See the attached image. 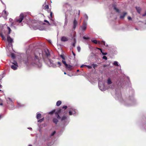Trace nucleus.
Masks as SVG:
<instances>
[{"label":"nucleus","mask_w":146,"mask_h":146,"mask_svg":"<svg viewBox=\"0 0 146 146\" xmlns=\"http://www.w3.org/2000/svg\"><path fill=\"white\" fill-rule=\"evenodd\" d=\"M87 23L86 22H83L82 25L81 26L80 28L82 31H84L87 28Z\"/></svg>","instance_id":"obj_14"},{"label":"nucleus","mask_w":146,"mask_h":146,"mask_svg":"<svg viewBox=\"0 0 146 146\" xmlns=\"http://www.w3.org/2000/svg\"><path fill=\"white\" fill-rule=\"evenodd\" d=\"M84 22L87 23V21L88 20V16L86 14H84Z\"/></svg>","instance_id":"obj_18"},{"label":"nucleus","mask_w":146,"mask_h":146,"mask_svg":"<svg viewBox=\"0 0 146 146\" xmlns=\"http://www.w3.org/2000/svg\"><path fill=\"white\" fill-rule=\"evenodd\" d=\"M11 57L13 58H15V56H14V54L12 53L11 54Z\"/></svg>","instance_id":"obj_51"},{"label":"nucleus","mask_w":146,"mask_h":146,"mask_svg":"<svg viewBox=\"0 0 146 146\" xmlns=\"http://www.w3.org/2000/svg\"><path fill=\"white\" fill-rule=\"evenodd\" d=\"M98 44H104V45L106 46H108V44H107L106 43H105V42L104 41H98Z\"/></svg>","instance_id":"obj_19"},{"label":"nucleus","mask_w":146,"mask_h":146,"mask_svg":"<svg viewBox=\"0 0 146 146\" xmlns=\"http://www.w3.org/2000/svg\"><path fill=\"white\" fill-rule=\"evenodd\" d=\"M86 66V65H84V64L80 66V67H81V68H83V67L84 66Z\"/></svg>","instance_id":"obj_55"},{"label":"nucleus","mask_w":146,"mask_h":146,"mask_svg":"<svg viewBox=\"0 0 146 146\" xmlns=\"http://www.w3.org/2000/svg\"><path fill=\"white\" fill-rule=\"evenodd\" d=\"M44 21L45 22L47 23L49 25H50V24L49 23V22L48 21H47V20H44Z\"/></svg>","instance_id":"obj_49"},{"label":"nucleus","mask_w":146,"mask_h":146,"mask_svg":"<svg viewBox=\"0 0 146 146\" xmlns=\"http://www.w3.org/2000/svg\"><path fill=\"white\" fill-rule=\"evenodd\" d=\"M62 109H58L57 111V112H56L55 113V115L57 117V119H60L61 118L60 117V115H59V114H60V113L62 112Z\"/></svg>","instance_id":"obj_11"},{"label":"nucleus","mask_w":146,"mask_h":146,"mask_svg":"<svg viewBox=\"0 0 146 146\" xmlns=\"http://www.w3.org/2000/svg\"><path fill=\"white\" fill-rule=\"evenodd\" d=\"M11 105V106L10 107H9V106H7L8 109L11 110L14 109L15 108L13 104Z\"/></svg>","instance_id":"obj_22"},{"label":"nucleus","mask_w":146,"mask_h":146,"mask_svg":"<svg viewBox=\"0 0 146 146\" xmlns=\"http://www.w3.org/2000/svg\"><path fill=\"white\" fill-rule=\"evenodd\" d=\"M101 52L102 53L103 55H106L107 54V52H103L102 50H101Z\"/></svg>","instance_id":"obj_38"},{"label":"nucleus","mask_w":146,"mask_h":146,"mask_svg":"<svg viewBox=\"0 0 146 146\" xmlns=\"http://www.w3.org/2000/svg\"><path fill=\"white\" fill-rule=\"evenodd\" d=\"M77 49L78 52H80L81 49L80 47V46H78L77 47Z\"/></svg>","instance_id":"obj_44"},{"label":"nucleus","mask_w":146,"mask_h":146,"mask_svg":"<svg viewBox=\"0 0 146 146\" xmlns=\"http://www.w3.org/2000/svg\"><path fill=\"white\" fill-rule=\"evenodd\" d=\"M47 64L49 66H52L53 68H56V66L55 63L53 62L52 60L48 59Z\"/></svg>","instance_id":"obj_7"},{"label":"nucleus","mask_w":146,"mask_h":146,"mask_svg":"<svg viewBox=\"0 0 146 146\" xmlns=\"http://www.w3.org/2000/svg\"><path fill=\"white\" fill-rule=\"evenodd\" d=\"M42 120L40 119L39 120H38V122H42V121L41 120Z\"/></svg>","instance_id":"obj_58"},{"label":"nucleus","mask_w":146,"mask_h":146,"mask_svg":"<svg viewBox=\"0 0 146 146\" xmlns=\"http://www.w3.org/2000/svg\"><path fill=\"white\" fill-rule=\"evenodd\" d=\"M49 8V6L48 5H46L44 7V8L45 9H48Z\"/></svg>","instance_id":"obj_46"},{"label":"nucleus","mask_w":146,"mask_h":146,"mask_svg":"<svg viewBox=\"0 0 146 146\" xmlns=\"http://www.w3.org/2000/svg\"><path fill=\"white\" fill-rule=\"evenodd\" d=\"M114 10H115L116 11V12H119V9H118L116 8V7L115 6L114 7Z\"/></svg>","instance_id":"obj_37"},{"label":"nucleus","mask_w":146,"mask_h":146,"mask_svg":"<svg viewBox=\"0 0 146 146\" xmlns=\"http://www.w3.org/2000/svg\"><path fill=\"white\" fill-rule=\"evenodd\" d=\"M67 106H64L62 107V108L64 109H66L67 108Z\"/></svg>","instance_id":"obj_50"},{"label":"nucleus","mask_w":146,"mask_h":146,"mask_svg":"<svg viewBox=\"0 0 146 146\" xmlns=\"http://www.w3.org/2000/svg\"><path fill=\"white\" fill-rule=\"evenodd\" d=\"M24 18V15L23 13H21L20 16L18 18H17L16 19V21L12 23L11 24V26H14V25H17V22L19 23H21Z\"/></svg>","instance_id":"obj_2"},{"label":"nucleus","mask_w":146,"mask_h":146,"mask_svg":"<svg viewBox=\"0 0 146 146\" xmlns=\"http://www.w3.org/2000/svg\"><path fill=\"white\" fill-rule=\"evenodd\" d=\"M4 74H3L2 75H0V80H1L4 77Z\"/></svg>","instance_id":"obj_39"},{"label":"nucleus","mask_w":146,"mask_h":146,"mask_svg":"<svg viewBox=\"0 0 146 146\" xmlns=\"http://www.w3.org/2000/svg\"><path fill=\"white\" fill-rule=\"evenodd\" d=\"M41 114L40 113H38L36 115V118L38 119H39L41 118Z\"/></svg>","instance_id":"obj_30"},{"label":"nucleus","mask_w":146,"mask_h":146,"mask_svg":"<svg viewBox=\"0 0 146 146\" xmlns=\"http://www.w3.org/2000/svg\"><path fill=\"white\" fill-rule=\"evenodd\" d=\"M62 103V102L60 101H58L56 104V105L58 106H59Z\"/></svg>","instance_id":"obj_27"},{"label":"nucleus","mask_w":146,"mask_h":146,"mask_svg":"<svg viewBox=\"0 0 146 146\" xmlns=\"http://www.w3.org/2000/svg\"><path fill=\"white\" fill-rule=\"evenodd\" d=\"M102 83L101 82H99V87L100 90L103 91L104 90L106 89V88H105L104 84L103 83L102 84Z\"/></svg>","instance_id":"obj_9"},{"label":"nucleus","mask_w":146,"mask_h":146,"mask_svg":"<svg viewBox=\"0 0 146 146\" xmlns=\"http://www.w3.org/2000/svg\"><path fill=\"white\" fill-rule=\"evenodd\" d=\"M136 9L137 12L138 13H140V12L141 10V8L139 7H136Z\"/></svg>","instance_id":"obj_24"},{"label":"nucleus","mask_w":146,"mask_h":146,"mask_svg":"<svg viewBox=\"0 0 146 146\" xmlns=\"http://www.w3.org/2000/svg\"><path fill=\"white\" fill-rule=\"evenodd\" d=\"M43 54L41 50L37 49L36 50L35 52V57L34 58H32L31 56H29L27 59L24 60V62L27 65L29 63H30L35 66L39 68L41 67L42 65L40 61V58L42 57L44 58ZM44 54L48 57L50 56L49 52L48 49L44 50Z\"/></svg>","instance_id":"obj_1"},{"label":"nucleus","mask_w":146,"mask_h":146,"mask_svg":"<svg viewBox=\"0 0 146 146\" xmlns=\"http://www.w3.org/2000/svg\"><path fill=\"white\" fill-rule=\"evenodd\" d=\"M83 38L84 39L86 40H88L90 39V38L88 36L86 37L85 36H84L83 37Z\"/></svg>","instance_id":"obj_36"},{"label":"nucleus","mask_w":146,"mask_h":146,"mask_svg":"<svg viewBox=\"0 0 146 146\" xmlns=\"http://www.w3.org/2000/svg\"><path fill=\"white\" fill-rule=\"evenodd\" d=\"M52 12H51L50 13V14L51 18L52 17Z\"/></svg>","instance_id":"obj_57"},{"label":"nucleus","mask_w":146,"mask_h":146,"mask_svg":"<svg viewBox=\"0 0 146 146\" xmlns=\"http://www.w3.org/2000/svg\"><path fill=\"white\" fill-rule=\"evenodd\" d=\"M68 109L69 110V115H75L77 113L76 110L73 107L70 106L68 107Z\"/></svg>","instance_id":"obj_4"},{"label":"nucleus","mask_w":146,"mask_h":146,"mask_svg":"<svg viewBox=\"0 0 146 146\" xmlns=\"http://www.w3.org/2000/svg\"><path fill=\"white\" fill-rule=\"evenodd\" d=\"M0 35H1V38H2L3 40H4V41H6V36H4V35H3L2 33H1L0 34Z\"/></svg>","instance_id":"obj_21"},{"label":"nucleus","mask_w":146,"mask_h":146,"mask_svg":"<svg viewBox=\"0 0 146 146\" xmlns=\"http://www.w3.org/2000/svg\"><path fill=\"white\" fill-rule=\"evenodd\" d=\"M146 16V11H145V13L142 15V16L143 17Z\"/></svg>","instance_id":"obj_53"},{"label":"nucleus","mask_w":146,"mask_h":146,"mask_svg":"<svg viewBox=\"0 0 146 146\" xmlns=\"http://www.w3.org/2000/svg\"><path fill=\"white\" fill-rule=\"evenodd\" d=\"M50 24L51 26H56L57 24V23L53 20H51Z\"/></svg>","instance_id":"obj_16"},{"label":"nucleus","mask_w":146,"mask_h":146,"mask_svg":"<svg viewBox=\"0 0 146 146\" xmlns=\"http://www.w3.org/2000/svg\"><path fill=\"white\" fill-rule=\"evenodd\" d=\"M2 87V86L0 84V88H1Z\"/></svg>","instance_id":"obj_62"},{"label":"nucleus","mask_w":146,"mask_h":146,"mask_svg":"<svg viewBox=\"0 0 146 146\" xmlns=\"http://www.w3.org/2000/svg\"><path fill=\"white\" fill-rule=\"evenodd\" d=\"M68 38L64 36L62 37L61 38V41L62 42L66 41H68Z\"/></svg>","instance_id":"obj_17"},{"label":"nucleus","mask_w":146,"mask_h":146,"mask_svg":"<svg viewBox=\"0 0 146 146\" xmlns=\"http://www.w3.org/2000/svg\"><path fill=\"white\" fill-rule=\"evenodd\" d=\"M9 21L11 22V23H12V21H13V19L11 18H10L9 19Z\"/></svg>","instance_id":"obj_56"},{"label":"nucleus","mask_w":146,"mask_h":146,"mask_svg":"<svg viewBox=\"0 0 146 146\" xmlns=\"http://www.w3.org/2000/svg\"><path fill=\"white\" fill-rule=\"evenodd\" d=\"M1 3H2V4H4V3H3V2L1 0Z\"/></svg>","instance_id":"obj_63"},{"label":"nucleus","mask_w":146,"mask_h":146,"mask_svg":"<svg viewBox=\"0 0 146 146\" xmlns=\"http://www.w3.org/2000/svg\"><path fill=\"white\" fill-rule=\"evenodd\" d=\"M65 66V67L67 69H68L69 70H70L72 68V66L71 65H69V64H67V65H66Z\"/></svg>","instance_id":"obj_23"},{"label":"nucleus","mask_w":146,"mask_h":146,"mask_svg":"<svg viewBox=\"0 0 146 146\" xmlns=\"http://www.w3.org/2000/svg\"><path fill=\"white\" fill-rule=\"evenodd\" d=\"M127 18L129 20H131L132 19L130 17H128Z\"/></svg>","instance_id":"obj_54"},{"label":"nucleus","mask_w":146,"mask_h":146,"mask_svg":"<svg viewBox=\"0 0 146 146\" xmlns=\"http://www.w3.org/2000/svg\"><path fill=\"white\" fill-rule=\"evenodd\" d=\"M55 133H56V131H54L52 133H51V134L50 135V136H52L54 135V134Z\"/></svg>","instance_id":"obj_43"},{"label":"nucleus","mask_w":146,"mask_h":146,"mask_svg":"<svg viewBox=\"0 0 146 146\" xmlns=\"http://www.w3.org/2000/svg\"><path fill=\"white\" fill-rule=\"evenodd\" d=\"M78 25V22L75 19L74 20L73 22V28L75 29Z\"/></svg>","instance_id":"obj_15"},{"label":"nucleus","mask_w":146,"mask_h":146,"mask_svg":"<svg viewBox=\"0 0 146 146\" xmlns=\"http://www.w3.org/2000/svg\"><path fill=\"white\" fill-rule=\"evenodd\" d=\"M68 23V20L67 17H66V15L65 18V23H64V25H66Z\"/></svg>","instance_id":"obj_28"},{"label":"nucleus","mask_w":146,"mask_h":146,"mask_svg":"<svg viewBox=\"0 0 146 146\" xmlns=\"http://www.w3.org/2000/svg\"><path fill=\"white\" fill-rule=\"evenodd\" d=\"M53 122L54 123L56 124H57L58 121V119L56 118H54L53 119Z\"/></svg>","instance_id":"obj_29"},{"label":"nucleus","mask_w":146,"mask_h":146,"mask_svg":"<svg viewBox=\"0 0 146 146\" xmlns=\"http://www.w3.org/2000/svg\"><path fill=\"white\" fill-rule=\"evenodd\" d=\"M85 66L87 67L89 69H91L92 68V66L89 65H86Z\"/></svg>","instance_id":"obj_42"},{"label":"nucleus","mask_w":146,"mask_h":146,"mask_svg":"<svg viewBox=\"0 0 146 146\" xmlns=\"http://www.w3.org/2000/svg\"><path fill=\"white\" fill-rule=\"evenodd\" d=\"M126 14H127L126 13V12L124 13L123 15H120V18L121 19H123Z\"/></svg>","instance_id":"obj_25"},{"label":"nucleus","mask_w":146,"mask_h":146,"mask_svg":"<svg viewBox=\"0 0 146 146\" xmlns=\"http://www.w3.org/2000/svg\"><path fill=\"white\" fill-rule=\"evenodd\" d=\"M33 28L35 30L38 29L40 31L46 30V29L43 25H40L37 23H35L32 25Z\"/></svg>","instance_id":"obj_3"},{"label":"nucleus","mask_w":146,"mask_h":146,"mask_svg":"<svg viewBox=\"0 0 146 146\" xmlns=\"http://www.w3.org/2000/svg\"><path fill=\"white\" fill-rule=\"evenodd\" d=\"M60 56L62 59L63 60H65V58H64V56H63V55H60Z\"/></svg>","instance_id":"obj_48"},{"label":"nucleus","mask_w":146,"mask_h":146,"mask_svg":"<svg viewBox=\"0 0 146 146\" xmlns=\"http://www.w3.org/2000/svg\"><path fill=\"white\" fill-rule=\"evenodd\" d=\"M8 15V13L5 10H4L2 12V15L0 14V17H1L2 16V15L3 16V17L5 19H7V16Z\"/></svg>","instance_id":"obj_13"},{"label":"nucleus","mask_w":146,"mask_h":146,"mask_svg":"<svg viewBox=\"0 0 146 146\" xmlns=\"http://www.w3.org/2000/svg\"><path fill=\"white\" fill-rule=\"evenodd\" d=\"M92 40V41L93 42V43H95V44H98V41L97 40Z\"/></svg>","instance_id":"obj_32"},{"label":"nucleus","mask_w":146,"mask_h":146,"mask_svg":"<svg viewBox=\"0 0 146 146\" xmlns=\"http://www.w3.org/2000/svg\"><path fill=\"white\" fill-rule=\"evenodd\" d=\"M72 53L74 56V58H75V54L73 52V51H72Z\"/></svg>","instance_id":"obj_59"},{"label":"nucleus","mask_w":146,"mask_h":146,"mask_svg":"<svg viewBox=\"0 0 146 146\" xmlns=\"http://www.w3.org/2000/svg\"><path fill=\"white\" fill-rule=\"evenodd\" d=\"M55 65L56 66V68L57 67H60L62 65L61 63L59 61H58L57 62H56L55 63Z\"/></svg>","instance_id":"obj_20"},{"label":"nucleus","mask_w":146,"mask_h":146,"mask_svg":"<svg viewBox=\"0 0 146 146\" xmlns=\"http://www.w3.org/2000/svg\"><path fill=\"white\" fill-rule=\"evenodd\" d=\"M17 104H18V106L19 107L24 106V105H23V104L21 105L19 103H18Z\"/></svg>","instance_id":"obj_41"},{"label":"nucleus","mask_w":146,"mask_h":146,"mask_svg":"<svg viewBox=\"0 0 146 146\" xmlns=\"http://www.w3.org/2000/svg\"><path fill=\"white\" fill-rule=\"evenodd\" d=\"M41 119L42 120H41L42 121H43L44 120V118H43L42 119Z\"/></svg>","instance_id":"obj_61"},{"label":"nucleus","mask_w":146,"mask_h":146,"mask_svg":"<svg viewBox=\"0 0 146 146\" xmlns=\"http://www.w3.org/2000/svg\"><path fill=\"white\" fill-rule=\"evenodd\" d=\"M113 64L115 66H119V65L118 64V62H117L116 61H115L114 62Z\"/></svg>","instance_id":"obj_33"},{"label":"nucleus","mask_w":146,"mask_h":146,"mask_svg":"<svg viewBox=\"0 0 146 146\" xmlns=\"http://www.w3.org/2000/svg\"><path fill=\"white\" fill-rule=\"evenodd\" d=\"M79 70H77V72H79Z\"/></svg>","instance_id":"obj_64"},{"label":"nucleus","mask_w":146,"mask_h":146,"mask_svg":"<svg viewBox=\"0 0 146 146\" xmlns=\"http://www.w3.org/2000/svg\"><path fill=\"white\" fill-rule=\"evenodd\" d=\"M12 64L11 65V68L13 70H17L18 67V63L16 61H14L13 62H11Z\"/></svg>","instance_id":"obj_5"},{"label":"nucleus","mask_w":146,"mask_h":146,"mask_svg":"<svg viewBox=\"0 0 146 146\" xmlns=\"http://www.w3.org/2000/svg\"><path fill=\"white\" fill-rule=\"evenodd\" d=\"M92 66H93L94 69H95V68L98 65L96 64H92Z\"/></svg>","instance_id":"obj_34"},{"label":"nucleus","mask_w":146,"mask_h":146,"mask_svg":"<svg viewBox=\"0 0 146 146\" xmlns=\"http://www.w3.org/2000/svg\"><path fill=\"white\" fill-rule=\"evenodd\" d=\"M62 62L63 63L64 65L65 66H66V65H67V64L66 63V61H65V60H62Z\"/></svg>","instance_id":"obj_35"},{"label":"nucleus","mask_w":146,"mask_h":146,"mask_svg":"<svg viewBox=\"0 0 146 146\" xmlns=\"http://www.w3.org/2000/svg\"><path fill=\"white\" fill-rule=\"evenodd\" d=\"M97 48V49H98V50H100V51H101V50H102L101 48Z\"/></svg>","instance_id":"obj_60"},{"label":"nucleus","mask_w":146,"mask_h":146,"mask_svg":"<svg viewBox=\"0 0 146 146\" xmlns=\"http://www.w3.org/2000/svg\"><path fill=\"white\" fill-rule=\"evenodd\" d=\"M55 112V110H53L51 111H50L49 113V114H52L54 113Z\"/></svg>","instance_id":"obj_45"},{"label":"nucleus","mask_w":146,"mask_h":146,"mask_svg":"<svg viewBox=\"0 0 146 146\" xmlns=\"http://www.w3.org/2000/svg\"><path fill=\"white\" fill-rule=\"evenodd\" d=\"M5 99L6 100L7 103L8 104V106L9 105H12L13 102L14 100L11 99L9 97H5Z\"/></svg>","instance_id":"obj_6"},{"label":"nucleus","mask_w":146,"mask_h":146,"mask_svg":"<svg viewBox=\"0 0 146 146\" xmlns=\"http://www.w3.org/2000/svg\"><path fill=\"white\" fill-rule=\"evenodd\" d=\"M61 120V121L64 123V125H66L68 123V122H67V117L65 115L62 117Z\"/></svg>","instance_id":"obj_8"},{"label":"nucleus","mask_w":146,"mask_h":146,"mask_svg":"<svg viewBox=\"0 0 146 146\" xmlns=\"http://www.w3.org/2000/svg\"><path fill=\"white\" fill-rule=\"evenodd\" d=\"M7 40L9 43V46H11L12 48V43L13 42V39L11 38L9 36H7Z\"/></svg>","instance_id":"obj_10"},{"label":"nucleus","mask_w":146,"mask_h":146,"mask_svg":"<svg viewBox=\"0 0 146 146\" xmlns=\"http://www.w3.org/2000/svg\"><path fill=\"white\" fill-rule=\"evenodd\" d=\"M102 58L103 59H104L105 60H107V57L106 56H104L103 57H102Z\"/></svg>","instance_id":"obj_47"},{"label":"nucleus","mask_w":146,"mask_h":146,"mask_svg":"<svg viewBox=\"0 0 146 146\" xmlns=\"http://www.w3.org/2000/svg\"><path fill=\"white\" fill-rule=\"evenodd\" d=\"M115 97L116 100H120L121 98V95L120 92H119L118 93L117 92L116 93Z\"/></svg>","instance_id":"obj_12"},{"label":"nucleus","mask_w":146,"mask_h":146,"mask_svg":"<svg viewBox=\"0 0 146 146\" xmlns=\"http://www.w3.org/2000/svg\"><path fill=\"white\" fill-rule=\"evenodd\" d=\"M7 29H8V30H9L8 34H10V33H11V30L10 28V27H7Z\"/></svg>","instance_id":"obj_40"},{"label":"nucleus","mask_w":146,"mask_h":146,"mask_svg":"<svg viewBox=\"0 0 146 146\" xmlns=\"http://www.w3.org/2000/svg\"><path fill=\"white\" fill-rule=\"evenodd\" d=\"M107 81V83L109 85L111 84L112 83V82L110 78H109L108 79Z\"/></svg>","instance_id":"obj_26"},{"label":"nucleus","mask_w":146,"mask_h":146,"mask_svg":"<svg viewBox=\"0 0 146 146\" xmlns=\"http://www.w3.org/2000/svg\"><path fill=\"white\" fill-rule=\"evenodd\" d=\"M65 5L66 6L67 5V6H69V7H70V6L69 4H68V3H65Z\"/></svg>","instance_id":"obj_52"},{"label":"nucleus","mask_w":146,"mask_h":146,"mask_svg":"<svg viewBox=\"0 0 146 146\" xmlns=\"http://www.w3.org/2000/svg\"><path fill=\"white\" fill-rule=\"evenodd\" d=\"M76 42V41L75 38L73 39V42L72 43V46L74 47L75 46V44Z\"/></svg>","instance_id":"obj_31"}]
</instances>
